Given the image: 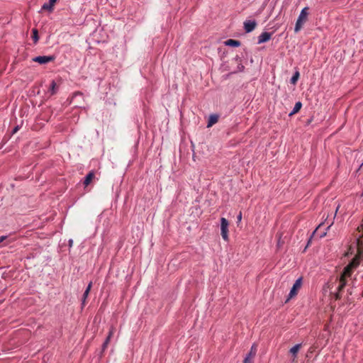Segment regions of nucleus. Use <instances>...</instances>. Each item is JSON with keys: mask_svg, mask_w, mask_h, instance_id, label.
Returning <instances> with one entry per match:
<instances>
[{"mask_svg": "<svg viewBox=\"0 0 363 363\" xmlns=\"http://www.w3.org/2000/svg\"><path fill=\"white\" fill-rule=\"evenodd\" d=\"M358 233L356 234L357 255L352 261L344 268L339 280L337 291L335 293L336 300L341 298L342 291L347 284L348 279L350 278L353 269L359 264V257L363 255V224L357 228Z\"/></svg>", "mask_w": 363, "mask_h": 363, "instance_id": "nucleus-1", "label": "nucleus"}, {"mask_svg": "<svg viewBox=\"0 0 363 363\" xmlns=\"http://www.w3.org/2000/svg\"><path fill=\"white\" fill-rule=\"evenodd\" d=\"M308 7H305L301 10V11L299 14V16L296 21V25H295L294 31L296 33H298L299 30H301L303 24L306 22V21L308 19Z\"/></svg>", "mask_w": 363, "mask_h": 363, "instance_id": "nucleus-2", "label": "nucleus"}, {"mask_svg": "<svg viewBox=\"0 0 363 363\" xmlns=\"http://www.w3.org/2000/svg\"><path fill=\"white\" fill-rule=\"evenodd\" d=\"M228 221L225 218L220 219L221 236L225 241L228 240Z\"/></svg>", "mask_w": 363, "mask_h": 363, "instance_id": "nucleus-3", "label": "nucleus"}, {"mask_svg": "<svg viewBox=\"0 0 363 363\" xmlns=\"http://www.w3.org/2000/svg\"><path fill=\"white\" fill-rule=\"evenodd\" d=\"M301 285H302V279L301 278H298L296 281L295 283L294 284L291 291H290V293H289V298H293L294 296H295L298 290L301 289Z\"/></svg>", "mask_w": 363, "mask_h": 363, "instance_id": "nucleus-4", "label": "nucleus"}, {"mask_svg": "<svg viewBox=\"0 0 363 363\" xmlns=\"http://www.w3.org/2000/svg\"><path fill=\"white\" fill-rule=\"evenodd\" d=\"M55 60L53 56H38L33 59V62L43 65L50 62Z\"/></svg>", "mask_w": 363, "mask_h": 363, "instance_id": "nucleus-5", "label": "nucleus"}, {"mask_svg": "<svg viewBox=\"0 0 363 363\" xmlns=\"http://www.w3.org/2000/svg\"><path fill=\"white\" fill-rule=\"evenodd\" d=\"M257 23L255 21H246L244 22V28L247 33L252 32L256 27Z\"/></svg>", "mask_w": 363, "mask_h": 363, "instance_id": "nucleus-6", "label": "nucleus"}, {"mask_svg": "<svg viewBox=\"0 0 363 363\" xmlns=\"http://www.w3.org/2000/svg\"><path fill=\"white\" fill-rule=\"evenodd\" d=\"M272 33L268 32H264L260 34L258 38V44L266 43L270 40Z\"/></svg>", "mask_w": 363, "mask_h": 363, "instance_id": "nucleus-7", "label": "nucleus"}, {"mask_svg": "<svg viewBox=\"0 0 363 363\" xmlns=\"http://www.w3.org/2000/svg\"><path fill=\"white\" fill-rule=\"evenodd\" d=\"M95 178V173L94 171H91L88 173V174L85 177L84 184L85 186H87L91 184L92 180Z\"/></svg>", "mask_w": 363, "mask_h": 363, "instance_id": "nucleus-8", "label": "nucleus"}, {"mask_svg": "<svg viewBox=\"0 0 363 363\" xmlns=\"http://www.w3.org/2000/svg\"><path fill=\"white\" fill-rule=\"evenodd\" d=\"M57 2V0H49L48 3H45L43 6V10H47L49 11H52L55 4Z\"/></svg>", "mask_w": 363, "mask_h": 363, "instance_id": "nucleus-9", "label": "nucleus"}, {"mask_svg": "<svg viewBox=\"0 0 363 363\" xmlns=\"http://www.w3.org/2000/svg\"><path fill=\"white\" fill-rule=\"evenodd\" d=\"M114 333H115V328L113 327H111L108 332V335L105 342L103 344V350H105L107 347V346L111 340V338L114 335Z\"/></svg>", "mask_w": 363, "mask_h": 363, "instance_id": "nucleus-10", "label": "nucleus"}, {"mask_svg": "<svg viewBox=\"0 0 363 363\" xmlns=\"http://www.w3.org/2000/svg\"><path fill=\"white\" fill-rule=\"evenodd\" d=\"M218 121V116L216 114H213L209 116L208 121V125L207 127L210 128L213 126L214 124H216Z\"/></svg>", "mask_w": 363, "mask_h": 363, "instance_id": "nucleus-11", "label": "nucleus"}, {"mask_svg": "<svg viewBox=\"0 0 363 363\" xmlns=\"http://www.w3.org/2000/svg\"><path fill=\"white\" fill-rule=\"evenodd\" d=\"M257 345L255 344H253L251 347L250 352L247 354V355L245 357V358L250 359H254L256 353H257Z\"/></svg>", "mask_w": 363, "mask_h": 363, "instance_id": "nucleus-12", "label": "nucleus"}, {"mask_svg": "<svg viewBox=\"0 0 363 363\" xmlns=\"http://www.w3.org/2000/svg\"><path fill=\"white\" fill-rule=\"evenodd\" d=\"M91 287H92V282L91 281L88 284V286H87V287H86V290H85V291H84V293L83 294V298H82V305L83 306H84L86 304V298L88 297V296L89 294V292L91 291Z\"/></svg>", "mask_w": 363, "mask_h": 363, "instance_id": "nucleus-13", "label": "nucleus"}, {"mask_svg": "<svg viewBox=\"0 0 363 363\" xmlns=\"http://www.w3.org/2000/svg\"><path fill=\"white\" fill-rule=\"evenodd\" d=\"M235 62L238 64L237 69L234 72H242L244 69V66L241 63V59L238 56L234 58Z\"/></svg>", "mask_w": 363, "mask_h": 363, "instance_id": "nucleus-14", "label": "nucleus"}, {"mask_svg": "<svg viewBox=\"0 0 363 363\" xmlns=\"http://www.w3.org/2000/svg\"><path fill=\"white\" fill-rule=\"evenodd\" d=\"M225 44L228 46L239 47L240 45V42L237 40L229 39L225 42Z\"/></svg>", "mask_w": 363, "mask_h": 363, "instance_id": "nucleus-15", "label": "nucleus"}, {"mask_svg": "<svg viewBox=\"0 0 363 363\" xmlns=\"http://www.w3.org/2000/svg\"><path fill=\"white\" fill-rule=\"evenodd\" d=\"M301 347V345L297 344L290 349V352L296 357Z\"/></svg>", "mask_w": 363, "mask_h": 363, "instance_id": "nucleus-16", "label": "nucleus"}, {"mask_svg": "<svg viewBox=\"0 0 363 363\" xmlns=\"http://www.w3.org/2000/svg\"><path fill=\"white\" fill-rule=\"evenodd\" d=\"M57 84L54 80H52L51 82L50 87V90H49L51 95L55 94L57 92Z\"/></svg>", "mask_w": 363, "mask_h": 363, "instance_id": "nucleus-17", "label": "nucleus"}, {"mask_svg": "<svg viewBox=\"0 0 363 363\" xmlns=\"http://www.w3.org/2000/svg\"><path fill=\"white\" fill-rule=\"evenodd\" d=\"M301 106H302V104L300 101L296 102L294 107V109H293L292 112L290 113V115H293V114L298 113L300 111V109L301 108Z\"/></svg>", "mask_w": 363, "mask_h": 363, "instance_id": "nucleus-18", "label": "nucleus"}, {"mask_svg": "<svg viewBox=\"0 0 363 363\" xmlns=\"http://www.w3.org/2000/svg\"><path fill=\"white\" fill-rule=\"evenodd\" d=\"M299 76H300L299 72L298 71L296 72L291 79V83L293 84H296L299 78Z\"/></svg>", "mask_w": 363, "mask_h": 363, "instance_id": "nucleus-19", "label": "nucleus"}, {"mask_svg": "<svg viewBox=\"0 0 363 363\" xmlns=\"http://www.w3.org/2000/svg\"><path fill=\"white\" fill-rule=\"evenodd\" d=\"M32 33H33V35H32V38L34 40L35 43H37L38 40V30L34 28L32 30Z\"/></svg>", "mask_w": 363, "mask_h": 363, "instance_id": "nucleus-20", "label": "nucleus"}, {"mask_svg": "<svg viewBox=\"0 0 363 363\" xmlns=\"http://www.w3.org/2000/svg\"><path fill=\"white\" fill-rule=\"evenodd\" d=\"M243 363H253V360L247 359V358H245L243 360Z\"/></svg>", "mask_w": 363, "mask_h": 363, "instance_id": "nucleus-21", "label": "nucleus"}, {"mask_svg": "<svg viewBox=\"0 0 363 363\" xmlns=\"http://www.w3.org/2000/svg\"><path fill=\"white\" fill-rule=\"evenodd\" d=\"M18 130H19V126L18 125L16 126L12 131V134L16 133L18 131Z\"/></svg>", "mask_w": 363, "mask_h": 363, "instance_id": "nucleus-22", "label": "nucleus"}, {"mask_svg": "<svg viewBox=\"0 0 363 363\" xmlns=\"http://www.w3.org/2000/svg\"><path fill=\"white\" fill-rule=\"evenodd\" d=\"M6 239V236H1L0 237V243Z\"/></svg>", "mask_w": 363, "mask_h": 363, "instance_id": "nucleus-23", "label": "nucleus"}, {"mask_svg": "<svg viewBox=\"0 0 363 363\" xmlns=\"http://www.w3.org/2000/svg\"><path fill=\"white\" fill-rule=\"evenodd\" d=\"M242 219V213L241 212L239 213V215L238 216V221H240Z\"/></svg>", "mask_w": 363, "mask_h": 363, "instance_id": "nucleus-24", "label": "nucleus"}, {"mask_svg": "<svg viewBox=\"0 0 363 363\" xmlns=\"http://www.w3.org/2000/svg\"><path fill=\"white\" fill-rule=\"evenodd\" d=\"M73 244V240H69V245L71 247Z\"/></svg>", "mask_w": 363, "mask_h": 363, "instance_id": "nucleus-25", "label": "nucleus"}]
</instances>
